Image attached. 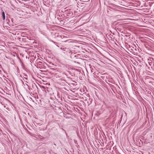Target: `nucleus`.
<instances>
[{
	"mask_svg": "<svg viewBox=\"0 0 154 154\" xmlns=\"http://www.w3.org/2000/svg\"><path fill=\"white\" fill-rule=\"evenodd\" d=\"M8 22H7L8 23H8V22H10V20H8Z\"/></svg>",
	"mask_w": 154,
	"mask_h": 154,
	"instance_id": "nucleus-2",
	"label": "nucleus"
},
{
	"mask_svg": "<svg viewBox=\"0 0 154 154\" xmlns=\"http://www.w3.org/2000/svg\"><path fill=\"white\" fill-rule=\"evenodd\" d=\"M2 16L3 20H5V14L4 11H3L2 13Z\"/></svg>",
	"mask_w": 154,
	"mask_h": 154,
	"instance_id": "nucleus-1",
	"label": "nucleus"
}]
</instances>
